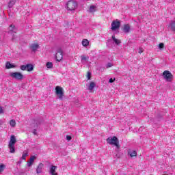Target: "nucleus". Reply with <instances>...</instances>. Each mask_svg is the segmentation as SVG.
I'll use <instances>...</instances> for the list:
<instances>
[{
  "label": "nucleus",
  "mask_w": 175,
  "mask_h": 175,
  "mask_svg": "<svg viewBox=\"0 0 175 175\" xmlns=\"http://www.w3.org/2000/svg\"><path fill=\"white\" fill-rule=\"evenodd\" d=\"M14 39H16V37H15L14 36H13L12 40H14Z\"/></svg>",
  "instance_id": "nucleus-38"
},
{
  "label": "nucleus",
  "mask_w": 175,
  "mask_h": 175,
  "mask_svg": "<svg viewBox=\"0 0 175 175\" xmlns=\"http://www.w3.org/2000/svg\"><path fill=\"white\" fill-rule=\"evenodd\" d=\"M165 44H163V43H160L159 44V49H160V50H162V49H163Z\"/></svg>",
  "instance_id": "nucleus-30"
},
{
  "label": "nucleus",
  "mask_w": 175,
  "mask_h": 175,
  "mask_svg": "<svg viewBox=\"0 0 175 175\" xmlns=\"http://www.w3.org/2000/svg\"><path fill=\"white\" fill-rule=\"evenodd\" d=\"M46 68H48L49 69H51V68H53V63L50 62H47Z\"/></svg>",
  "instance_id": "nucleus-27"
},
{
  "label": "nucleus",
  "mask_w": 175,
  "mask_h": 175,
  "mask_svg": "<svg viewBox=\"0 0 175 175\" xmlns=\"http://www.w3.org/2000/svg\"><path fill=\"white\" fill-rule=\"evenodd\" d=\"M88 80H91V72H88L87 74Z\"/></svg>",
  "instance_id": "nucleus-31"
},
{
  "label": "nucleus",
  "mask_w": 175,
  "mask_h": 175,
  "mask_svg": "<svg viewBox=\"0 0 175 175\" xmlns=\"http://www.w3.org/2000/svg\"><path fill=\"white\" fill-rule=\"evenodd\" d=\"M21 70H27V65H22L21 66Z\"/></svg>",
  "instance_id": "nucleus-28"
},
{
  "label": "nucleus",
  "mask_w": 175,
  "mask_h": 175,
  "mask_svg": "<svg viewBox=\"0 0 175 175\" xmlns=\"http://www.w3.org/2000/svg\"><path fill=\"white\" fill-rule=\"evenodd\" d=\"M3 113V109H2V107H0V114H2Z\"/></svg>",
  "instance_id": "nucleus-36"
},
{
  "label": "nucleus",
  "mask_w": 175,
  "mask_h": 175,
  "mask_svg": "<svg viewBox=\"0 0 175 175\" xmlns=\"http://www.w3.org/2000/svg\"><path fill=\"white\" fill-rule=\"evenodd\" d=\"M30 49H31V51H33L34 53L39 49V44L38 43H33L30 45Z\"/></svg>",
  "instance_id": "nucleus-15"
},
{
  "label": "nucleus",
  "mask_w": 175,
  "mask_h": 175,
  "mask_svg": "<svg viewBox=\"0 0 175 175\" xmlns=\"http://www.w3.org/2000/svg\"><path fill=\"white\" fill-rule=\"evenodd\" d=\"M87 87L88 90H90V92H92L94 88L96 87V83L95 82H90L89 85H87Z\"/></svg>",
  "instance_id": "nucleus-13"
},
{
  "label": "nucleus",
  "mask_w": 175,
  "mask_h": 175,
  "mask_svg": "<svg viewBox=\"0 0 175 175\" xmlns=\"http://www.w3.org/2000/svg\"><path fill=\"white\" fill-rule=\"evenodd\" d=\"M26 70H27V72H32V70H33V65L31 64H28L26 65Z\"/></svg>",
  "instance_id": "nucleus-18"
},
{
  "label": "nucleus",
  "mask_w": 175,
  "mask_h": 175,
  "mask_svg": "<svg viewBox=\"0 0 175 175\" xmlns=\"http://www.w3.org/2000/svg\"><path fill=\"white\" fill-rule=\"evenodd\" d=\"M55 93L57 96V98L62 100L64 99V89L61 88L60 86H56L55 87Z\"/></svg>",
  "instance_id": "nucleus-5"
},
{
  "label": "nucleus",
  "mask_w": 175,
  "mask_h": 175,
  "mask_svg": "<svg viewBox=\"0 0 175 175\" xmlns=\"http://www.w3.org/2000/svg\"><path fill=\"white\" fill-rule=\"evenodd\" d=\"M10 125L12 126V128H14L16 126V120L12 119L10 121Z\"/></svg>",
  "instance_id": "nucleus-24"
},
{
  "label": "nucleus",
  "mask_w": 175,
  "mask_h": 175,
  "mask_svg": "<svg viewBox=\"0 0 175 175\" xmlns=\"http://www.w3.org/2000/svg\"><path fill=\"white\" fill-rule=\"evenodd\" d=\"M77 8V2L70 0L68 1L66 3V9L67 10H70L72 12V10H75Z\"/></svg>",
  "instance_id": "nucleus-4"
},
{
  "label": "nucleus",
  "mask_w": 175,
  "mask_h": 175,
  "mask_svg": "<svg viewBox=\"0 0 175 175\" xmlns=\"http://www.w3.org/2000/svg\"><path fill=\"white\" fill-rule=\"evenodd\" d=\"M143 51H144V50L143 49V48H139V51H138V53H139V54H142V53H143Z\"/></svg>",
  "instance_id": "nucleus-34"
},
{
  "label": "nucleus",
  "mask_w": 175,
  "mask_h": 175,
  "mask_svg": "<svg viewBox=\"0 0 175 175\" xmlns=\"http://www.w3.org/2000/svg\"><path fill=\"white\" fill-rule=\"evenodd\" d=\"M88 59H90V57L85 56L84 55L81 56V61L83 65H85L87 62H88Z\"/></svg>",
  "instance_id": "nucleus-16"
},
{
  "label": "nucleus",
  "mask_w": 175,
  "mask_h": 175,
  "mask_svg": "<svg viewBox=\"0 0 175 175\" xmlns=\"http://www.w3.org/2000/svg\"><path fill=\"white\" fill-rule=\"evenodd\" d=\"M55 58L57 62H61V61H62L64 58V52H62V49L58 48L57 49Z\"/></svg>",
  "instance_id": "nucleus-6"
},
{
  "label": "nucleus",
  "mask_w": 175,
  "mask_h": 175,
  "mask_svg": "<svg viewBox=\"0 0 175 175\" xmlns=\"http://www.w3.org/2000/svg\"><path fill=\"white\" fill-rule=\"evenodd\" d=\"M15 66L10 64V62H8L5 64L6 69H12V68H14Z\"/></svg>",
  "instance_id": "nucleus-23"
},
{
  "label": "nucleus",
  "mask_w": 175,
  "mask_h": 175,
  "mask_svg": "<svg viewBox=\"0 0 175 175\" xmlns=\"http://www.w3.org/2000/svg\"><path fill=\"white\" fill-rule=\"evenodd\" d=\"M16 143H17V139H16V136L11 135L10 139L8 144V148L11 154H14V152H16V148H14Z\"/></svg>",
  "instance_id": "nucleus-1"
},
{
  "label": "nucleus",
  "mask_w": 175,
  "mask_h": 175,
  "mask_svg": "<svg viewBox=\"0 0 175 175\" xmlns=\"http://www.w3.org/2000/svg\"><path fill=\"white\" fill-rule=\"evenodd\" d=\"M111 66H113V64L107 63V64L106 66V68L108 69V68H111Z\"/></svg>",
  "instance_id": "nucleus-32"
},
{
  "label": "nucleus",
  "mask_w": 175,
  "mask_h": 175,
  "mask_svg": "<svg viewBox=\"0 0 175 175\" xmlns=\"http://www.w3.org/2000/svg\"><path fill=\"white\" fill-rule=\"evenodd\" d=\"M88 44H90V42L88 41V40L83 39L82 40V46H83V47H87Z\"/></svg>",
  "instance_id": "nucleus-20"
},
{
  "label": "nucleus",
  "mask_w": 175,
  "mask_h": 175,
  "mask_svg": "<svg viewBox=\"0 0 175 175\" xmlns=\"http://www.w3.org/2000/svg\"><path fill=\"white\" fill-rule=\"evenodd\" d=\"M5 167H6V165H5L4 164L0 165V174L1 173H2V172H3V170H5Z\"/></svg>",
  "instance_id": "nucleus-26"
},
{
  "label": "nucleus",
  "mask_w": 175,
  "mask_h": 175,
  "mask_svg": "<svg viewBox=\"0 0 175 175\" xmlns=\"http://www.w3.org/2000/svg\"><path fill=\"white\" fill-rule=\"evenodd\" d=\"M163 77L164 80L168 81V83H172L173 81V75L169 70H165L163 72Z\"/></svg>",
  "instance_id": "nucleus-3"
},
{
  "label": "nucleus",
  "mask_w": 175,
  "mask_h": 175,
  "mask_svg": "<svg viewBox=\"0 0 175 175\" xmlns=\"http://www.w3.org/2000/svg\"><path fill=\"white\" fill-rule=\"evenodd\" d=\"M122 30L124 33H129L131 32V25L129 24H125L122 27Z\"/></svg>",
  "instance_id": "nucleus-9"
},
{
  "label": "nucleus",
  "mask_w": 175,
  "mask_h": 175,
  "mask_svg": "<svg viewBox=\"0 0 175 175\" xmlns=\"http://www.w3.org/2000/svg\"><path fill=\"white\" fill-rule=\"evenodd\" d=\"M33 124H36V126H38V125H39V120H38V119L34 120H33Z\"/></svg>",
  "instance_id": "nucleus-29"
},
{
  "label": "nucleus",
  "mask_w": 175,
  "mask_h": 175,
  "mask_svg": "<svg viewBox=\"0 0 175 175\" xmlns=\"http://www.w3.org/2000/svg\"><path fill=\"white\" fill-rule=\"evenodd\" d=\"M66 140H68V142H70V140H72V136L67 135L66 136Z\"/></svg>",
  "instance_id": "nucleus-33"
},
{
  "label": "nucleus",
  "mask_w": 175,
  "mask_h": 175,
  "mask_svg": "<svg viewBox=\"0 0 175 175\" xmlns=\"http://www.w3.org/2000/svg\"><path fill=\"white\" fill-rule=\"evenodd\" d=\"M89 12L90 13H94V12H96V6L90 5V9H89Z\"/></svg>",
  "instance_id": "nucleus-22"
},
{
  "label": "nucleus",
  "mask_w": 175,
  "mask_h": 175,
  "mask_svg": "<svg viewBox=\"0 0 175 175\" xmlns=\"http://www.w3.org/2000/svg\"><path fill=\"white\" fill-rule=\"evenodd\" d=\"M9 29L10 32H14V33H16L17 32V29H16V26L11 25L9 27Z\"/></svg>",
  "instance_id": "nucleus-19"
},
{
  "label": "nucleus",
  "mask_w": 175,
  "mask_h": 175,
  "mask_svg": "<svg viewBox=\"0 0 175 175\" xmlns=\"http://www.w3.org/2000/svg\"><path fill=\"white\" fill-rule=\"evenodd\" d=\"M27 157H28V151L25 150V151H23L21 159H25V158H27Z\"/></svg>",
  "instance_id": "nucleus-25"
},
{
  "label": "nucleus",
  "mask_w": 175,
  "mask_h": 175,
  "mask_svg": "<svg viewBox=\"0 0 175 175\" xmlns=\"http://www.w3.org/2000/svg\"><path fill=\"white\" fill-rule=\"evenodd\" d=\"M128 155H129V157H131V158H133V157H137V152H136V150H133L132 149H129Z\"/></svg>",
  "instance_id": "nucleus-14"
},
{
  "label": "nucleus",
  "mask_w": 175,
  "mask_h": 175,
  "mask_svg": "<svg viewBox=\"0 0 175 175\" xmlns=\"http://www.w3.org/2000/svg\"><path fill=\"white\" fill-rule=\"evenodd\" d=\"M57 170V166L56 165H51L50 167L49 173L51 175H58V173L55 172Z\"/></svg>",
  "instance_id": "nucleus-12"
},
{
  "label": "nucleus",
  "mask_w": 175,
  "mask_h": 175,
  "mask_svg": "<svg viewBox=\"0 0 175 175\" xmlns=\"http://www.w3.org/2000/svg\"><path fill=\"white\" fill-rule=\"evenodd\" d=\"M112 40H113L114 43L117 44V46H120L121 44V40H118L116 38V36H112Z\"/></svg>",
  "instance_id": "nucleus-17"
},
{
  "label": "nucleus",
  "mask_w": 175,
  "mask_h": 175,
  "mask_svg": "<svg viewBox=\"0 0 175 175\" xmlns=\"http://www.w3.org/2000/svg\"><path fill=\"white\" fill-rule=\"evenodd\" d=\"M120 27H121V22L116 20L112 22L111 29L112 31H117V29H120Z\"/></svg>",
  "instance_id": "nucleus-8"
},
{
  "label": "nucleus",
  "mask_w": 175,
  "mask_h": 175,
  "mask_svg": "<svg viewBox=\"0 0 175 175\" xmlns=\"http://www.w3.org/2000/svg\"><path fill=\"white\" fill-rule=\"evenodd\" d=\"M10 76L16 80H23V79H24V75L18 72H11L10 73Z\"/></svg>",
  "instance_id": "nucleus-7"
},
{
  "label": "nucleus",
  "mask_w": 175,
  "mask_h": 175,
  "mask_svg": "<svg viewBox=\"0 0 175 175\" xmlns=\"http://www.w3.org/2000/svg\"><path fill=\"white\" fill-rule=\"evenodd\" d=\"M107 143H108V144H111V146H116V148H120V144H119V141H118V138H117V137L114 136L113 137H108L107 139Z\"/></svg>",
  "instance_id": "nucleus-2"
},
{
  "label": "nucleus",
  "mask_w": 175,
  "mask_h": 175,
  "mask_svg": "<svg viewBox=\"0 0 175 175\" xmlns=\"http://www.w3.org/2000/svg\"><path fill=\"white\" fill-rule=\"evenodd\" d=\"M115 80H116V78H114L113 79V78H111L109 79V83H114Z\"/></svg>",
  "instance_id": "nucleus-35"
},
{
  "label": "nucleus",
  "mask_w": 175,
  "mask_h": 175,
  "mask_svg": "<svg viewBox=\"0 0 175 175\" xmlns=\"http://www.w3.org/2000/svg\"><path fill=\"white\" fill-rule=\"evenodd\" d=\"M33 135H37L36 129H34V130L33 131Z\"/></svg>",
  "instance_id": "nucleus-37"
},
{
  "label": "nucleus",
  "mask_w": 175,
  "mask_h": 175,
  "mask_svg": "<svg viewBox=\"0 0 175 175\" xmlns=\"http://www.w3.org/2000/svg\"><path fill=\"white\" fill-rule=\"evenodd\" d=\"M14 5H16V0H11L8 3V8L11 9Z\"/></svg>",
  "instance_id": "nucleus-21"
},
{
  "label": "nucleus",
  "mask_w": 175,
  "mask_h": 175,
  "mask_svg": "<svg viewBox=\"0 0 175 175\" xmlns=\"http://www.w3.org/2000/svg\"><path fill=\"white\" fill-rule=\"evenodd\" d=\"M36 159V156H31L29 160L27 161V166L31 167Z\"/></svg>",
  "instance_id": "nucleus-11"
},
{
  "label": "nucleus",
  "mask_w": 175,
  "mask_h": 175,
  "mask_svg": "<svg viewBox=\"0 0 175 175\" xmlns=\"http://www.w3.org/2000/svg\"><path fill=\"white\" fill-rule=\"evenodd\" d=\"M43 167H44V164H43L42 163H40L36 169L37 174H40L43 173Z\"/></svg>",
  "instance_id": "nucleus-10"
}]
</instances>
